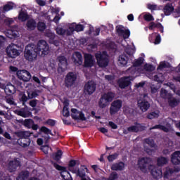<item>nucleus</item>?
Instances as JSON below:
<instances>
[{
    "mask_svg": "<svg viewBox=\"0 0 180 180\" xmlns=\"http://www.w3.org/2000/svg\"><path fill=\"white\" fill-rule=\"evenodd\" d=\"M50 53V46L45 40H39L37 45L29 44L25 46L24 57L25 60L33 63L37 60V56L39 57H46Z\"/></svg>",
    "mask_w": 180,
    "mask_h": 180,
    "instance_id": "f257e3e1",
    "label": "nucleus"
},
{
    "mask_svg": "<svg viewBox=\"0 0 180 180\" xmlns=\"http://www.w3.org/2000/svg\"><path fill=\"white\" fill-rule=\"evenodd\" d=\"M32 136V133L27 131H20L17 132V137L18 139L17 143L22 147L23 148H26L30 146V143H32V140L30 139V136Z\"/></svg>",
    "mask_w": 180,
    "mask_h": 180,
    "instance_id": "f03ea898",
    "label": "nucleus"
},
{
    "mask_svg": "<svg viewBox=\"0 0 180 180\" xmlns=\"http://www.w3.org/2000/svg\"><path fill=\"white\" fill-rule=\"evenodd\" d=\"M115 98V93L108 91L101 95L98 101V106L101 109H105L106 106Z\"/></svg>",
    "mask_w": 180,
    "mask_h": 180,
    "instance_id": "7ed1b4c3",
    "label": "nucleus"
},
{
    "mask_svg": "<svg viewBox=\"0 0 180 180\" xmlns=\"http://www.w3.org/2000/svg\"><path fill=\"white\" fill-rule=\"evenodd\" d=\"M96 60L97 61V65L101 68H106L109 65V58H108V55L106 52L96 53L95 54Z\"/></svg>",
    "mask_w": 180,
    "mask_h": 180,
    "instance_id": "20e7f679",
    "label": "nucleus"
},
{
    "mask_svg": "<svg viewBox=\"0 0 180 180\" xmlns=\"http://www.w3.org/2000/svg\"><path fill=\"white\" fill-rule=\"evenodd\" d=\"M54 168L57 169L58 171H61L60 172V175L64 180H72V176H71V174H70V172L67 171V167L64 166H61L56 162H54L53 164Z\"/></svg>",
    "mask_w": 180,
    "mask_h": 180,
    "instance_id": "39448f33",
    "label": "nucleus"
},
{
    "mask_svg": "<svg viewBox=\"0 0 180 180\" xmlns=\"http://www.w3.org/2000/svg\"><path fill=\"white\" fill-rule=\"evenodd\" d=\"M77 74L74 72H69L65 77V86L66 88L73 86L77 81Z\"/></svg>",
    "mask_w": 180,
    "mask_h": 180,
    "instance_id": "423d86ee",
    "label": "nucleus"
},
{
    "mask_svg": "<svg viewBox=\"0 0 180 180\" xmlns=\"http://www.w3.org/2000/svg\"><path fill=\"white\" fill-rule=\"evenodd\" d=\"M58 60L59 61L58 72V74H63V72H65L68 68V62L67 61V58H65V56H59L58 57Z\"/></svg>",
    "mask_w": 180,
    "mask_h": 180,
    "instance_id": "0eeeda50",
    "label": "nucleus"
},
{
    "mask_svg": "<svg viewBox=\"0 0 180 180\" xmlns=\"http://www.w3.org/2000/svg\"><path fill=\"white\" fill-rule=\"evenodd\" d=\"M122 106H123V101L122 100L117 99L112 101L110 107V115H116L122 109Z\"/></svg>",
    "mask_w": 180,
    "mask_h": 180,
    "instance_id": "6e6552de",
    "label": "nucleus"
},
{
    "mask_svg": "<svg viewBox=\"0 0 180 180\" xmlns=\"http://www.w3.org/2000/svg\"><path fill=\"white\" fill-rule=\"evenodd\" d=\"M96 91V83L92 80L87 82L84 86V92L87 95H92Z\"/></svg>",
    "mask_w": 180,
    "mask_h": 180,
    "instance_id": "1a4fd4ad",
    "label": "nucleus"
},
{
    "mask_svg": "<svg viewBox=\"0 0 180 180\" xmlns=\"http://www.w3.org/2000/svg\"><path fill=\"white\" fill-rule=\"evenodd\" d=\"M17 77L20 81L29 82L32 78V75L30 74V72L26 70H20L17 72Z\"/></svg>",
    "mask_w": 180,
    "mask_h": 180,
    "instance_id": "9d476101",
    "label": "nucleus"
},
{
    "mask_svg": "<svg viewBox=\"0 0 180 180\" xmlns=\"http://www.w3.org/2000/svg\"><path fill=\"white\" fill-rule=\"evenodd\" d=\"M16 45L11 44H10L6 49L8 57L10 58H16L18 56L20 55L19 50H18L15 47Z\"/></svg>",
    "mask_w": 180,
    "mask_h": 180,
    "instance_id": "9b49d317",
    "label": "nucleus"
},
{
    "mask_svg": "<svg viewBox=\"0 0 180 180\" xmlns=\"http://www.w3.org/2000/svg\"><path fill=\"white\" fill-rule=\"evenodd\" d=\"M88 172V168L86 166L83 165L81 166L79 169H74L72 171L73 174H76L77 176H79V178H81V180H88L86 178V172Z\"/></svg>",
    "mask_w": 180,
    "mask_h": 180,
    "instance_id": "f8f14e48",
    "label": "nucleus"
},
{
    "mask_svg": "<svg viewBox=\"0 0 180 180\" xmlns=\"http://www.w3.org/2000/svg\"><path fill=\"white\" fill-rule=\"evenodd\" d=\"M151 162V160L150 158H141L139 159L138 160V165L140 171L142 172H147V166L150 162Z\"/></svg>",
    "mask_w": 180,
    "mask_h": 180,
    "instance_id": "ddd939ff",
    "label": "nucleus"
},
{
    "mask_svg": "<svg viewBox=\"0 0 180 180\" xmlns=\"http://www.w3.org/2000/svg\"><path fill=\"white\" fill-rule=\"evenodd\" d=\"M72 114L71 117L75 120H82V122H85L86 120V117H85V114L82 112V111H78L77 108H72L71 109Z\"/></svg>",
    "mask_w": 180,
    "mask_h": 180,
    "instance_id": "4468645a",
    "label": "nucleus"
},
{
    "mask_svg": "<svg viewBox=\"0 0 180 180\" xmlns=\"http://www.w3.org/2000/svg\"><path fill=\"white\" fill-rule=\"evenodd\" d=\"M117 33L123 37L124 39H129L130 37V30H124V27L123 25H117L116 27Z\"/></svg>",
    "mask_w": 180,
    "mask_h": 180,
    "instance_id": "2eb2a0df",
    "label": "nucleus"
},
{
    "mask_svg": "<svg viewBox=\"0 0 180 180\" xmlns=\"http://www.w3.org/2000/svg\"><path fill=\"white\" fill-rule=\"evenodd\" d=\"M94 65H95V60L94 59V56L91 53H87L84 55V67L85 68H89L91 67H94Z\"/></svg>",
    "mask_w": 180,
    "mask_h": 180,
    "instance_id": "dca6fc26",
    "label": "nucleus"
},
{
    "mask_svg": "<svg viewBox=\"0 0 180 180\" xmlns=\"http://www.w3.org/2000/svg\"><path fill=\"white\" fill-rule=\"evenodd\" d=\"M131 84V79L130 77H124L119 79L118 85L121 89H124Z\"/></svg>",
    "mask_w": 180,
    "mask_h": 180,
    "instance_id": "f3484780",
    "label": "nucleus"
},
{
    "mask_svg": "<svg viewBox=\"0 0 180 180\" xmlns=\"http://www.w3.org/2000/svg\"><path fill=\"white\" fill-rule=\"evenodd\" d=\"M18 167H20V161L18 160V158H15L9 162L8 169L9 172H15Z\"/></svg>",
    "mask_w": 180,
    "mask_h": 180,
    "instance_id": "a211bd4d",
    "label": "nucleus"
},
{
    "mask_svg": "<svg viewBox=\"0 0 180 180\" xmlns=\"http://www.w3.org/2000/svg\"><path fill=\"white\" fill-rule=\"evenodd\" d=\"M170 160L173 165H180V150L174 151L171 155Z\"/></svg>",
    "mask_w": 180,
    "mask_h": 180,
    "instance_id": "6ab92c4d",
    "label": "nucleus"
},
{
    "mask_svg": "<svg viewBox=\"0 0 180 180\" xmlns=\"http://www.w3.org/2000/svg\"><path fill=\"white\" fill-rule=\"evenodd\" d=\"M138 106L142 112H147L150 109V103L146 99L139 100L138 101Z\"/></svg>",
    "mask_w": 180,
    "mask_h": 180,
    "instance_id": "aec40b11",
    "label": "nucleus"
},
{
    "mask_svg": "<svg viewBox=\"0 0 180 180\" xmlns=\"http://www.w3.org/2000/svg\"><path fill=\"white\" fill-rule=\"evenodd\" d=\"M128 131L130 133H139V131H143L146 130V127L141 124L136 123V125H132L127 128Z\"/></svg>",
    "mask_w": 180,
    "mask_h": 180,
    "instance_id": "412c9836",
    "label": "nucleus"
},
{
    "mask_svg": "<svg viewBox=\"0 0 180 180\" xmlns=\"http://www.w3.org/2000/svg\"><path fill=\"white\" fill-rule=\"evenodd\" d=\"M118 63L121 67H127L129 63V56L126 54H122L119 56Z\"/></svg>",
    "mask_w": 180,
    "mask_h": 180,
    "instance_id": "4be33fe9",
    "label": "nucleus"
},
{
    "mask_svg": "<svg viewBox=\"0 0 180 180\" xmlns=\"http://www.w3.org/2000/svg\"><path fill=\"white\" fill-rule=\"evenodd\" d=\"M4 91L6 95H13V94L16 93V87L12 84L9 83L6 86Z\"/></svg>",
    "mask_w": 180,
    "mask_h": 180,
    "instance_id": "5701e85b",
    "label": "nucleus"
},
{
    "mask_svg": "<svg viewBox=\"0 0 180 180\" xmlns=\"http://www.w3.org/2000/svg\"><path fill=\"white\" fill-rule=\"evenodd\" d=\"M150 174L154 179H160L162 176V170L155 167L152 169Z\"/></svg>",
    "mask_w": 180,
    "mask_h": 180,
    "instance_id": "b1692460",
    "label": "nucleus"
},
{
    "mask_svg": "<svg viewBox=\"0 0 180 180\" xmlns=\"http://www.w3.org/2000/svg\"><path fill=\"white\" fill-rule=\"evenodd\" d=\"M112 171H123L124 169V162H119L118 163H114L111 166Z\"/></svg>",
    "mask_w": 180,
    "mask_h": 180,
    "instance_id": "393cba45",
    "label": "nucleus"
},
{
    "mask_svg": "<svg viewBox=\"0 0 180 180\" xmlns=\"http://www.w3.org/2000/svg\"><path fill=\"white\" fill-rule=\"evenodd\" d=\"M27 30H34L37 26V22L34 19H30L26 23Z\"/></svg>",
    "mask_w": 180,
    "mask_h": 180,
    "instance_id": "a878e982",
    "label": "nucleus"
},
{
    "mask_svg": "<svg viewBox=\"0 0 180 180\" xmlns=\"http://www.w3.org/2000/svg\"><path fill=\"white\" fill-rule=\"evenodd\" d=\"M13 8H16V5L14 3L10 1L3 6L2 13H6V12H9V11H12Z\"/></svg>",
    "mask_w": 180,
    "mask_h": 180,
    "instance_id": "bb28decb",
    "label": "nucleus"
},
{
    "mask_svg": "<svg viewBox=\"0 0 180 180\" xmlns=\"http://www.w3.org/2000/svg\"><path fill=\"white\" fill-rule=\"evenodd\" d=\"M147 119L150 120H153V119H158L160 117V110H156L155 111H152L148 112L146 116Z\"/></svg>",
    "mask_w": 180,
    "mask_h": 180,
    "instance_id": "cd10ccee",
    "label": "nucleus"
},
{
    "mask_svg": "<svg viewBox=\"0 0 180 180\" xmlns=\"http://www.w3.org/2000/svg\"><path fill=\"white\" fill-rule=\"evenodd\" d=\"M163 11L166 16H169L174 12V7L172 4H167L165 6Z\"/></svg>",
    "mask_w": 180,
    "mask_h": 180,
    "instance_id": "c85d7f7f",
    "label": "nucleus"
},
{
    "mask_svg": "<svg viewBox=\"0 0 180 180\" xmlns=\"http://www.w3.org/2000/svg\"><path fill=\"white\" fill-rule=\"evenodd\" d=\"M16 113L18 116H21V117H29L32 115V112L25 110V108L16 110Z\"/></svg>",
    "mask_w": 180,
    "mask_h": 180,
    "instance_id": "c756f323",
    "label": "nucleus"
},
{
    "mask_svg": "<svg viewBox=\"0 0 180 180\" xmlns=\"http://www.w3.org/2000/svg\"><path fill=\"white\" fill-rule=\"evenodd\" d=\"M174 172H175V169L170 168V167H166L165 170L163 173L164 179H168V178H169V176H171L172 175V174H174Z\"/></svg>",
    "mask_w": 180,
    "mask_h": 180,
    "instance_id": "7c9ffc66",
    "label": "nucleus"
},
{
    "mask_svg": "<svg viewBox=\"0 0 180 180\" xmlns=\"http://www.w3.org/2000/svg\"><path fill=\"white\" fill-rule=\"evenodd\" d=\"M29 175H30L29 171H22L18 174V177L16 178V180H26L27 179V178H29Z\"/></svg>",
    "mask_w": 180,
    "mask_h": 180,
    "instance_id": "2f4dec72",
    "label": "nucleus"
},
{
    "mask_svg": "<svg viewBox=\"0 0 180 180\" xmlns=\"http://www.w3.org/2000/svg\"><path fill=\"white\" fill-rule=\"evenodd\" d=\"M179 100L175 98H172L168 99V103H169V106H170L171 108H175L176 106H178V105H179Z\"/></svg>",
    "mask_w": 180,
    "mask_h": 180,
    "instance_id": "473e14b6",
    "label": "nucleus"
},
{
    "mask_svg": "<svg viewBox=\"0 0 180 180\" xmlns=\"http://www.w3.org/2000/svg\"><path fill=\"white\" fill-rule=\"evenodd\" d=\"M157 164L158 167H162L165 164H168V159L165 157L160 156L157 159Z\"/></svg>",
    "mask_w": 180,
    "mask_h": 180,
    "instance_id": "72a5a7b5",
    "label": "nucleus"
},
{
    "mask_svg": "<svg viewBox=\"0 0 180 180\" xmlns=\"http://www.w3.org/2000/svg\"><path fill=\"white\" fill-rule=\"evenodd\" d=\"M75 56L76 57L74 59L75 64H78L79 65H82V54L80 52H75Z\"/></svg>",
    "mask_w": 180,
    "mask_h": 180,
    "instance_id": "f704fd0d",
    "label": "nucleus"
},
{
    "mask_svg": "<svg viewBox=\"0 0 180 180\" xmlns=\"http://www.w3.org/2000/svg\"><path fill=\"white\" fill-rule=\"evenodd\" d=\"M160 95L163 98V99H171L172 98V94L168 93V91L162 89L160 91Z\"/></svg>",
    "mask_w": 180,
    "mask_h": 180,
    "instance_id": "c9c22d12",
    "label": "nucleus"
},
{
    "mask_svg": "<svg viewBox=\"0 0 180 180\" xmlns=\"http://www.w3.org/2000/svg\"><path fill=\"white\" fill-rule=\"evenodd\" d=\"M18 19L19 20H21V22H26V20L29 19V15H27V13H25V11H22L18 14Z\"/></svg>",
    "mask_w": 180,
    "mask_h": 180,
    "instance_id": "e433bc0d",
    "label": "nucleus"
},
{
    "mask_svg": "<svg viewBox=\"0 0 180 180\" xmlns=\"http://www.w3.org/2000/svg\"><path fill=\"white\" fill-rule=\"evenodd\" d=\"M47 37L49 38V43H51V44H55V46H57V44L58 42H57V41L54 40V39H56V34L51 32H48L46 34Z\"/></svg>",
    "mask_w": 180,
    "mask_h": 180,
    "instance_id": "4c0bfd02",
    "label": "nucleus"
},
{
    "mask_svg": "<svg viewBox=\"0 0 180 180\" xmlns=\"http://www.w3.org/2000/svg\"><path fill=\"white\" fill-rule=\"evenodd\" d=\"M39 90H34V91H27L28 99H33L34 98H37L39 94Z\"/></svg>",
    "mask_w": 180,
    "mask_h": 180,
    "instance_id": "58836bf2",
    "label": "nucleus"
},
{
    "mask_svg": "<svg viewBox=\"0 0 180 180\" xmlns=\"http://www.w3.org/2000/svg\"><path fill=\"white\" fill-rule=\"evenodd\" d=\"M144 63V58L143 57H139L138 59H136L133 63V67H140Z\"/></svg>",
    "mask_w": 180,
    "mask_h": 180,
    "instance_id": "ea45409f",
    "label": "nucleus"
},
{
    "mask_svg": "<svg viewBox=\"0 0 180 180\" xmlns=\"http://www.w3.org/2000/svg\"><path fill=\"white\" fill-rule=\"evenodd\" d=\"M164 68H171V65L169 63L160 62V65L158 67V70H164Z\"/></svg>",
    "mask_w": 180,
    "mask_h": 180,
    "instance_id": "a19ab883",
    "label": "nucleus"
},
{
    "mask_svg": "<svg viewBox=\"0 0 180 180\" xmlns=\"http://www.w3.org/2000/svg\"><path fill=\"white\" fill-rule=\"evenodd\" d=\"M39 131L41 133H44V134H50L51 136H53V133L51 132V130L49 128H47L45 126H43L40 128Z\"/></svg>",
    "mask_w": 180,
    "mask_h": 180,
    "instance_id": "79ce46f5",
    "label": "nucleus"
},
{
    "mask_svg": "<svg viewBox=\"0 0 180 180\" xmlns=\"http://www.w3.org/2000/svg\"><path fill=\"white\" fill-rule=\"evenodd\" d=\"M61 157H63V151L61 150H58L53 155V160L55 161H60V160H61Z\"/></svg>",
    "mask_w": 180,
    "mask_h": 180,
    "instance_id": "37998d69",
    "label": "nucleus"
},
{
    "mask_svg": "<svg viewBox=\"0 0 180 180\" xmlns=\"http://www.w3.org/2000/svg\"><path fill=\"white\" fill-rule=\"evenodd\" d=\"M145 143L148 144L150 147H151V148H154V147H155V142L153 139H150V138L146 139Z\"/></svg>",
    "mask_w": 180,
    "mask_h": 180,
    "instance_id": "c03bdc74",
    "label": "nucleus"
},
{
    "mask_svg": "<svg viewBox=\"0 0 180 180\" xmlns=\"http://www.w3.org/2000/svg\"><path fill=\"white\" fill-rule=\"evenodd\" d=\"M34 121L32 119L25 120L23 124L25 127L28 129H32V125L33 124Z\"/></svg>",
    "mask_w": 180,
    "mask_h": 180,
    "instance_id": "a18cd8bd",
    "label": "nucleus"
},
{
    "mask_svg": "<svg viewBox=\"0 0 180 180\" xmlns=\"http://www.w3.org/2000/svg\"><path fill=\"white\" fill-rule=\"evenodd\" d=\"M119 179V174L116 172H112L108 178V180H116Z\"/></svg>",
    "mask_w": 180,
    "mask_h": 180,
    "instance_id": "49530a36",
    "label": "nucleus"
},
{
    "mask_svg": "<svg viewBox=\"0 0 180 180\" xmlns=\"http://www.w3.org/2000/svg\"><path fill=\"white\" fill-rule=\"evenodd\" d=\"M37 30L39 32H44V30H46V23L43 22H39L37 24Z\"/></svg>",
    "mask_w": 180,
    "mask_h": 180,
    "instance_id": "de8ad7c7",
    "label": "nucleus"
},
{
    "mask_svg": "<svg viewBox=\"0 0 180 180\" xmlns=\"http://www.w3.org/2000/svg\"><path fill=\"white\" fill-rule=\"evenodd\" d=\"M117 157H119V154L115 153L112 155H108L107 159L108 160L109 162H113L115 160H117Z\"/></svg>",
    "mask_w": 180,
    "mask_h": 180,
    "instance_id": "09e8293b",
    "label": "nucleus"
},
{
    "mask_svg": "<svg viewBox=\"0 0 180 180\" xmlns=\"http://www.w3.org/2000/svg\"><path fill=\"white\" fill-rule=\"evenodd\" d=\"M56 123L57 121L53 119H48L45 122L44 124H48V126H51V127H54L56 126Z\"/></svg>",
    "mask_w": 180,
    "mask_h": 180,
    "instance_id": "8fccbe9b",
    "label": "nucleus"
},
{
    "mask_svg": "<svg viewBox=\"0 0 180 180\" xmlns=\"http://www.w3.org/2000/svg\"><path fill=\"white\" fill-rule=\"evenodd\" d=\"M29 101V96H26V94H22L21 98H20V101L22 102V106H26V102Z\"/></svg>",
    "mask_w": 180,
    "mask_h": 180,
    "instance_id": "3c124183",
    "label": "nucleus"
},
{
    "mask_svg": "<svg viewBox=\"0 0 180 180\" xmlns=\"http://www.w3.org/2000/svg\"><path fill=\"white\" fill-rule=\"evenodd\" d=\"M56 33L59 36H64L67 33V30L63 29V27L56 28Z\"/></svg>",
    "mask_w": 180,
    "mask_h": 180,
    "instance_id": "603ef678",
    "label": "nucleus"
},
{
    "mask_svg": "<svg viewBox=\"0 0 180 180\" xmlns=\"http://www.w3.org/2000/svg\"><path fill=\"white\" fill-rule=\"evenodd\" d=\"M143 19L146 22H153V20H154V17L153 16V15L148 13V14L144 15Z\"/></svg>",
    "mask_w": 180,
    "mask_h": 180,
    "instance_id": "864d4df0",
    "label": "nucleus"
},
{
    "mask_svg": "<svg viewBox=\"0 0 180 180\" xmlns=\"http://www.w3.org/2000/svg\"><path fill=\"white\" fill-rule=\"evenodd\" d=\"M84 29H85V26L82 24H78L75 26L74 30L75 32H84Z\"/></svg>",
    "mask_w": 180,
    "mask_h": 180,
    "instance_id": "5fc2aeb1",
    "label": "nucleus"
},
{
    "mask_svg": "<svg viewBox=\"0 0 180 180\" xmlns=\"http://www.w3.org/2000/svg\"><path fill=\"white\" fill-rule=\"evenodd\" d=\"M0 180H12V178H11V176L5 175L4 172H0Z\"/></svg>",
    "mask_w": 180,
    "mask_h": 180,
    "instance_id": "6e6d98bb",
    "label": "nucleus"
},
{
    "mask_svg": "<svg viewBox=\"0 0 180 180\" xmlns=\"http://www.w3.org/2000/svg\"><path fill=\"white\" fill-rule=\"evenodd\" d=\"M63 115L65 117H68L70 116V110H68V107H63Z\"/></svg>",
    "mask_w": 180,
    "mask_h": 180,
    "instance_id": "4d7b16f0",
    "label": "nucleus"
},
{
    "mask_svg": "<svg viewBox=\"0 0 180 180\" xmlns=\"http://www.w3.org/2000/svg\"><path fill=\"white\" fill-rule=\"evenodd\" d=\"M75 165H77V160H70L69 164H68L69 168H72V167H75Z\"/></svg>",
    "mask_w": 180,
    "mask_h": 180,
    "instance_id": "13d9d810",
    "label": "nucleus"
},
{
    "mask_svg": "<svg viewBox=\"0 0 180 180\" xmlns=\"http://www.w3.org/2000/svg\"><path fill=\"white\" fill-rule=\"evenodd\" d=\"M108 125L110 126V127H111V129H112L113 130H116V129H117V124H116L115 122L110 121L108 122Z\"/></svg>",
    "mask_w": 180,
    "mask_h": 180,
    "instance_id": "bf43d9fd",
    "label": "nucleus"
},
{
    "mask_svg": "<svg viewBox=\"0 0 180 180\" xmlns=\"http://www.w3.org/2000/svg\"><path fill=\"white\" fill-rule=\"evenodd\" d=\"M37 102L38 101L36 99L30 101V106H31L32 108H36V106H37Z\"/></svg>",
    "mask_w": 180,
    "mask_h": 180,
    "instance_id": "052dcab7",
    "label": "nucleus"
},
{
    "mask_svg": "<svg viewBox=\"0 0 180 180\" xmlns=\"http://www.w3.org/2000/svg\"><path fill=\"white\" fill-rule=\"evenodd\" d=\"M156 28L160 29L161 33H164V26L160 22L156 23Z\"/></svg>",
    "mask_w": 180,
    "mask_h": 180,
    "instance_id": "680f3d73",
    "label": "nucleus"
},
{
    "mask_svg": "<svg viewBox=\"0 0 180 180\" xmlns=\"http://www.w3.org/2000/svg\"><path fill=\"white\" fill-rule=\"evenodd\" d=\"M146 71H154V66L153 65H145Z\"/></svg>",
    "mask_w": 180,
    "mask_h": 180,
    "instance_id": "e2e57ef3",
    "label": "nucleus"
},
{
    "mask_svg": "<svg viewBox=\"0 0 180 180\" xmlns=\"http://www.w3.org/2000/svg\"><path fill=\"white\" fill-rule=\"evenodd\" d=\"M148 9H150V11H155L157 9V5L148 4Z\"/></svg>",
    "mask_w": 180,
    "mask_h": 180,
    "instance_id": "0e129e2a",
    "label": "nucleus"
},
{
    "mask_svg": "<svg viewBox=\"0 0 180 180\" xmlns=\"http://www.w3.org/2000/svg\"><path fill=\"white\" fill-rule=\"evenodd\" d=\"M160 43H161V35L158 34L155 37V44H160Z\"/></svg>",
    "mask_w": 180,
    "mask_h": 180,
    "instance_id": "69168bd1",
    "label": "nucleus"
},
{
    "mask_svg": "<svg viewBox=\"0 0 180 180\" xmlns=\"http://www.w3.org/2000/svg\"><path fill=\"white\" fill-rule=\"evenodd\" d=\"M155 27H156V23L155 22H150L149 23V27H148L149 30H153L154 29H155Z\"/></svg>",
    "mask_w": 180,
    "mask_h": 180,
    "instance_id": "338daca9",
    "label": "nucleus"
},
{
    "mask_svg": "<svg viewBox=\"0 0 180 180\" xmlns=\"http://www.w3.org/2000/svg\"><path fill=\"white\" fill-rule=\"evenodd\" d=\"M4 23H6V25L7 26H11V25H12V23H13V20H12V19H6V20H4Z\"/></svg>",
    "mask_w": 180,
    "mask_h": 180,
    "instance_id": "774afa93",
    "label": "nucleus"
}]
</instances>
